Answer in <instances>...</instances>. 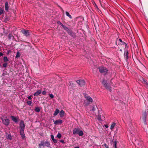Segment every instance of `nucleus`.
<instances>
[{
  "label": "nucleus",
  "instance_id": "28",
  "mask_svg": "<svg viewBox=\"0 0 148 148\" xmlns=\"http://www.w3.org/2000/svg\"><path fill=\"white\" fill-rule=\"evenodd\" d=\"M27 103L28 105L30 106L32 103V101H27Z\"/></svg>",
  "mask_w": 148,
  "mask_h": 148
},
{
  "label": "nucleus",
  "instance_id": "34",
  "mask_svg": "<svg viewBox=\"0 0 148 148\" xmlns=\"http://www.w3.org/2000/svg\"><path fill=\"white\" fill-rule=\"evenodd\" d=\"M114 148H117V142L116 141L114 142Z\"/></svg>",
  "mask_w": 148,
  "mask_h": 148
},
{
  "label": "nucleus",
  "instance_id": "42",
  "mask_svg": "<svg viewBox=\"0 0 148 148\" xmlns=\"http://www.w3.org/2000/svg\"><path fill=\"white\" fill-rule=\"evenodd\" d=\"M42 94L45 95L46 94V92L45 91H44L43 92H42Z\"/></svg>",
  "mask_w": 148,
  "mask_h": 148
},
{
  "label": "nucleus",
  "instance_id": "20",
  "mask_svg": "<svg viewBox=\"0 0 148 148\" xmlns=\"http://www.w3.org/2000/svg\"><path fill=\"white\" fill-rule=\"evenodd\" d=\"M64 114V111L63 110H61L60 112L59 115L61 117H63Z\"/></svg>",
  "mask_w": 148,
  "mask_h": 148
},
{
  "label": "nucleus",
  "instance_id": "39",
  "mask_svg": "<svg viewBox=\"0 0 148 148\" xmlns=\"http://www.w3.org/2000/svg\"><path fill=\"white\" fill-rule=\"evenodd\" d=\"M52 140L54 143H56L57 142V140L54 138Z\"/></svg>",
  "mask_w": 148,
  "mask_h": 148
},
{
  "label": "nucleus",
  "instance_id": "19",
  "mask_svg": "<svg viewBox=\"0 0 148 148\" xmlns=\"http://www.w3.org/2000/svg\"><path fill=\"white\" fill-rule=\"evenodd\" d=\"M116 125V123H112L110 127V129L111 130H113V129L114 128V127Z\"/></svg>",
  "mask_w": 148,
  "mask_h": 148
},
{
  "label": "nucleus",
  "instance_id": "47",
  "mask_svg": "<svg viewBox=\"0 0 148 148\" xmlns=\"http://www.w3.org/2000/svg\"><path fill=\"white\" fill-rule=\"evenodd\" d=\"M60 142L62 143H64V141L63 140H61L60 141Z\"/></svg>",
  "mask_w": 148,
  "mask_h": 148
},
{
  "label": "nucleus",
  "instance_id": "3",
  "mask_svg": "<svg viewBox=\"0 0 148 148\" xmlns=\"http://www.w3.org/2000/svg\"><path fill=\"white\" fill-rule=\"evenodd\" d=\"M84 95L85 98L86 99L88 102L86 105L87 106L90 103H92L93 101L92 99L87 94L85 93L84 94Z\"/></svg>",
  "mask_w": 148,
  "mask_h": 148
},
{
  "label": "nucleus",
  "instance_id": "46",
  "mask_svg": "<svg viewBox=\"0 0 148 148\" xmlns=\"http://www.w3.org/2000/svg\"><path fill=\"white\" fill-rule=\"evenodd\" d=\"M104 126L106 128H108V126L106 125H105Z\"/></svg>",
  "mask_w": 148,
  "mask_h": 148
},
{
  "label": "nucleus",
  "instance_id": "35",
  "mask_svg": "<svg viewBox=\"0 0 148 148\" xmlns=\"http://www.w3.org/2000/svg\"><path fill=\"white\" fill-rule=\"evenodd\" d=\"M57 23L58 24L61 25L62 27L64 25L61 22L59 21H58Z\"/></svg>",
  "mask_w": 148,
  "mask_h": 148
},
{
  "label": "nucleus",
  "instance_id": "25",
  "mask_svg": "<svg viewBox=\"0 0 148 148\" xmlns=\"http://www.w3.org/2000/svg\"><path fill=\"white\" fill-rule=\"evenodd\" d=\"M40 108L39 107H36L35 108V111L37 112H39L40 111Z\"/></svg>",
  "mask_w": 148,
  "mask_h": 148
},
{
  "label": "nucleus",
  "instance_id": "29",
  "mask_svg": "<svg viewBox=\"0 0 148 148\" xmlns=\"http://www.w3.org/2000/svg\"><path fill=\"white\" fill-rule=\"evenodd\" d=\"M49 95L51 99H53L54 97V95L52 94H49Z\"/></svg>",
  "mask_w": 148,
  "mask_h": 148
},
{
  "label": "nucleus",
  "instance_id": "33",
  "mask_svg": "<svg viewBox=\"0 0 148 148\" xmlns=\"http://www.w3.org/2000/svg\"><path fill=\"white\" fill-rule=\"evenodd\" d=\"M3 67L5 68L7 66V63H3Z\"/></svg>",
  "mask_w": 148,
  "mask_h": 148
},
{
  "label": "nucleus",
  "instance_id": "27",
  "mask_svg": "<svg viewBox=\"0 0 148 148\" xmlns=\"http://www.w3.org/2000/svg\"><path fill=\"white\" fill-rule=\"evenodd\" d=\"M3 60L5 62H7L9 61V60L7 57L5 56L3 57Z\"/></svg>",
  "mask_w": 148,
  "mask_h": 148
},
{
  "label": "nucleus",
  "instance_id": "12",
  "mask_svg": "<svg viewBox=\"0 0 148 148\" xmlns=\"http://www.w3.org/2000/svg\"><path fill=\"white\" fill-rule=\"evenodd\" d=\"M79 129L78 128H74L73 131V133L74 134H78V132H79Z\"/></svg>",
  "mask_w": 148,
  "mask_h": 148
},
{
  "label": "nucleus",
  "instance_id": "5",
  "mask_svg": "<svg viewBox=\"0 0 148 148\" xmlns=\"http://www.w3.org/2000/svg\"><path fill=\"white\" fill-rule=\"evenodd\" d=\"M102 83L107 89L110 92L111 91V87L107 83L106 81L103 80Z\"/></svg>",
  "mask_w": 148,
  "mask_h": 148
},
{
  "label": "nucleus",
  "instance_id": "45",
  "mask_svg": "<svg viewBox=\"0 0 148 148\" xmlns=\"http://www.w3.org/2000/svg\"><path fill=\"white\" fill-rule=\"evenodd\" d=\"M3 54L1 52H0V56H1L3 55Z\"/></svg>",
  "mask_w": 148,
  "mask_h": 148
},
{
  "label": "nucleus",
  "instance_id": "1",
  "mask_svg": "<svg viewBox=\"0 0 148 148\" xmlns=\"http://www.w3.org/2000/svg\"><path fill=\"white\" fill-rule=\"evenodd\" d=\"M25 127V125L23 121H21L19 123L20 133L23 139H24L25 137L24 132Z\"/></svg>",
  "mask_w": 148,
  "mask_h": 148
},
{
  "label": "nucleus",
  "instance_id": "43",
  "mask_svg": "<svg viewBox=\"0 0 148 148\" xmlns=\"http://www.w3.org/2000/svg\"><path fill=\"white\" fill-rule=\"evenodd\" d=\"M51 138L52 140H53L54 138V137L53 135H51Z\"/></svg>",
  "mask_w": 148,
  "mask_h": 148
},
{
  "label": "nucleus",
  "instance_id": "14",
  "mask_svg": "<svg viewBox=\"0 0 148 148\" xmlns=\"http://www.w3.org/2000/svg\"><path fill=\"white\" fill-rule=\"evenodd\" d=\"M11 117L12 120L15 122L17 123L18 121V119L17 118L13 116H11Z\"/></svg>",
  "mask_w": 148,
  "mask_h": 148
},
{
  "label": "nucleus",
  "instance_id": "15",
  "mask_svg": "<svg viewBox=\"0 0 148 148\" xmlns=\"http://www.w3.org/2000/svg\"><path fill=\"white\" fill-rule=\"evenodd\" d=\"M124 56L126 60L128 59V51H125Z\"/></svg>",
  "mask_w": 148,
  "mask_h": 148
},
{
  "label": "nucleus",
  "instance_id": "31",
  "mask_svg": "<svg viewBox=\"0 0 148 148\" xmlns=\"http://www.w3.org/2000/svg\"><path fill=\"white\" fill-rule=\"evenodd\" d=\"M12 34H10L8 35V37L9 39H11V38L12 37Z\"/></svg>",
  "mask_w": 148,
  "mask_h": 148
},
{
  "label": "nucleus",
  "instance_id": "9",
  "mask_svg": "<svg viewBox=\"0 0 148 148\" xmlns=\"http://www.w3.org/2000/svg\"><path fill=\"white\" fill-rule=\"evenodd\" d=\"M96 108H97V106H95L94 105H92L90 106L89 108V109L88 110L94 112L96 110Z\"/></svg>",
  "mask_w": 148,
  "mask_h": 148
},
{
  "label": "nucleus",
  "instance_id": "8",
  "mask_svg": "<svg viewBox=\"0 0 148 148\" xmlns=\"http://www.w3.org/2000/svg\"><path fill=\"white\" fill-rule=\"evenodd\" d=\"M147 115V114L146 112H144L143 113L142 115V116L141 117L142 119L143 120L144 124L145 125L146 124V116Z\"/></svg>",
  "mask_w": 148,
  "mask_h": 148
},
{
  "label": "nucleus",
  "instance_id": "18",
  "mask_svg": "<svg viewBox=\"0 0 148 148\" xmlns=\"http://www.w3.org/2000/svg\"><path fill=\"white\" fill-rule=\"evenodd\" d=\"M62 27L68 33L70 31V30L67 27L64 25H63Z\"/></svg>",
  "mask_w": 148,
  "mask_h": 148
},
{
  "label": "nucleus",
  "instance_id": "30",
  "mask_svg": "<svg viewBox=\"0 0 148 148\" xmlns=\"http://www.w3.org/2000/svg\"><path fill=\"white\" fill-rule=\"evenodd\" d=\"M3 12V10L2 8H0V15L2 14Z\"/></svg>",
  "mask_w": 148,
  "mask_h": 148
},
{
  "label": "nucleus",
  "instance_id": "11",
  "mask_svg": "<svg viewBox=\"0 0 148 148\" xmlns=\"http://www.w3.org/2000/svg\"><path fill=\"white\" fill-rule=\"evenodd\" d=\"M62 120L59 119L55 121L54 122V124L55 125L60 124L62 123Z\"/></svg>",
  "mask_w": 148,
  "mask_h": 148
},
{
  "label": "nucleus",
  "instance_id": "36",
  "mask_svg": "<svg viewBox=\"0 0 148 148\" xmlns=\"http://www.w3.org/2000/svg\"><path fill=\"white\" fill-rule=\"evenodd\" d=\"M122 45H125V47L127 46V44H126V43L125 42H123L122 43Z\"/></svg>",
  "mask_w": 148,
  "mask_h": 148
},
{
  "label": "nucleus",
  "instance_id": "38",
  "mask_svg": "<svg viewBox=\"0 0 148 148\" xmlns=\"http://www.w3.org/2000/svg\"><path fill=\"white\" fill-rule=\"evenodd\" d=\"M57 136L59 138H60L61 137V135L60 134H58L57 135Z\"/></svg>",
  "mask_w": 148,
  "mask_h": 148
},
{
  "label": "nucleus",
  "instance_id": "4",
  "mask_svg": "<svg viewBox=\"0 0 148 148\" xmlns=\"http://www.w3.org/2000/svg\"><path fill=\"white\" fill-rule=\"evenodd\" d=\"M1 119L3 123L5 126H8L9 124L10 121L6 117H5V119L3 118H1Z\"/></svg>",
  "mask_w": 148,
  "mask_h": 148
},
{
  "label": "nucleus",
  "instance_id": "6",
  "mask_svg": "<svg viewBox=\"0 0 148 148\" xmlns=\"http://www.w3.org/2000/svg\"><path fill=\"white\" fill-rule=\"evenodd\" d=\"M100 72L101 73H104L105 74L107 73L108 70L105 67H100L99 68Z\"/></svg>",
  "mask_w": 148,
  "mask_h": 148
},
{
  "label": "nucleus",
  "instance_id": "37",
  "mask_svg": "<svg viewBox=\"0 0 148 148\" xmlns=\"http://www.w3.org/2000/svg\"><path fill=\"white\" fill-rule=\"evenodd\" d=\"M32 95H31L29 96H28L27 97L29 99H31L32 98Z\"/></svg>",
  "mask_w": 148,
  "mask_h": 148
},
{
  "label": "nucleus",
  "instance_id": "10",
  "mask_svg": "<svg viewBox=\"0 0 148 148\" xmlns=\"http://www.w3.org/2000/svg\"><path fill=\"white\" fill-rule=\"evenodd\" d=\"M22 33L25 36H28L29 35V32L28 30H21Z\"/></svg>",
  "mask_w": 148,
  "mask_h": 148
},
{
  "label": "nucleus",
  "instance_id": "41",
  "mask_svg": "<svg viewBox=\"0 0 148 148\" xmlns=\"http://www.w3.org/2000/svg\"><path fill=\"white\" fill-rule=\"evenodd\" d=\"M104 146L106 148H109L108 146V145H107L106 144H104Z\"/></svg>",
  "mask_w": 148,
  "mask_h": 148
},
{
  "label": "nucleus",
  "instance_id": "13",
  "mask_svg": "<svg viewBox=\"0 0 148 148\" xmlns=\"http://www.w3.org/2000/svg\"><path fill=\"white\" fill-rule=\"evenodd\" d=\"M42 92V91L40 90H38L37 91L34 93V95L35 96H38V95H39Z\"/></svg>",
  "mask_w": 148,
  "mask_h": 148
},
{
  "label": "nucleus",
  "instance_id": "17",
  "mask_svg": "<svg viewBox=\"0 0 148 148\" xmlns=\"http://www.w3.org/2000/svg\"><path fill=\"white\" fill-rule=\"evenodd\" d=\"M9 6L8 3L7 2H6L5 3V10L8 11L9 8Z\"/></svg>",
  "mask_w": 148,
  "mask_h": 148
},
{
  "label": "nucleus",
  "instance_id": "24",
  "mask_svg": "<svg viewBox=\"0 0 148 148\" xmlns=\"http://www.w3.org/2000/svg\"><path fill=\"white\" fill-rule=\"evenodd\" d=\"M20 53L19 51H18L16 52V54L15 56L16 58H18L20 57Z\"/></svg>",
  "mask_w": 148,
  "mask_h": 148
},
{
  "label": "nucleus",
  "instance_id": "23",
  "mask_svg": "<svg viewBox=\"0 0 148 148\" xmlns=\"http://www.w3.org/2000/svg\"><path fill=\"white\" fill-rule=\"evenodd\" d=\"M66 15L68 16L69 17L70 19H72V17L69 14V13L68 12H66Z\"/></svg>",
  "mask_w": 148,
  "mask_h": 148
},
{
  "label": "nucleus",
  "instance_id": "26",
  "mask_svg": "<svg viewBox=\"0 0 148 148\" xmlns=\"http://www.w3.org/2000/svg\"><path fill=\"white\" fill-rule=\"evenodd\" d=\"M78 134L79 135V136H82L83 135V133L82 131L81 130L80 131H79L78 132Z\"/></svg>",
  "mask_w": 148,
  "mask_h": 148
},
{
  "label": "nucleus",
  "instance_id": "40",
  "mask_svg": "<svg viewBox=\"0 0 148 148\" xmlns=\"http://www.w3.org/2000/svg\"><path fill=\"white\" fill-rule=\"evenodd\" d=\"M111 99L112 100H114L115 99H115V98L112 95L111 96Z\"/></svg>",
  "mask_w": 148,
  "mask_h": 148
},
{
  "label": "nucleus",
  "instance_id": "49",
  "mask_svg": "<svg viewBox=\"0 0 148 148\" xmlns=\"http://www.w3.org/2000/svg\"><path fill=\"white\" fill-rule=\"evenodd\" d=\"M120 51H122V49H120Z\"/></svg>",
  "mask_w": 148,
  "mask_h": 148
},
{
  "label": "nucleus",
  "instance_id": "7",
  "mask_svg": "<svg viewBox=\"0 0 148 148\" xmlns=\"http://www.w3.org/2000/svg\"><path fill=\"white\" fill-rule=\"evenodd\" d=\"M76 82L80 86H82L85 84V82L83 80H78Z\"/></svg>",
  "mask_w": 148,
  "mask_h": 148
},
{
  "label": "nucleus",
  "instance_id": "50",
  "mask_svg": "<svg viewBox=\"0 0 148 148\" xmlns=\"http://www.w3.org/2000/svg\"><path fill=\"white\" fill-rule=\"evenodd\" d=\"M0 148H1V147H0Z\"/></svg>",
  "mask_w": 148,
  "mask_h": 148
},
{
  "label": "nucleus",
  "instance_id": "16",
  "mask_svg": "<svg viewBox=\"0 0 148 148\" xmlns=\"http://www.w3.org/2000/svg\"><path fill=\"white\" fill-rule=\"evenodd\" d=\"M68 34L69 35H70L71 36H72L73 38H74L75 37V33L73 32L71 30H70L68 33Z\"/></svg>",
  "mask_w": 148,
  "mask_h": 148
},
{
  "label": "nucleus",
  "instance_id": "2",
  "mask_svg": "<svg viewBox=\"0 0 148 148\" xmlns=\"http://www.w3.org/2000/svg\"><path fill=\"white\" fill-rule=\"evenodd\" d=\"M45 146L48 147H50L51 146L50 144L48 141L45 142L44 141H42L39 144V148H44Z\"/></svg>",
  "mask_w": 148,
  "mask_h": 148
},
{
  "label": "nucleus",
  "instance_id": "44",
  "mask_svg": "<svg viewBox=\"0 0 148 148\" xmlns=\"http://www.w3.org/2000/svg\"><path fill=\"white\" fill-rule=\"evenodd\" d=\"M119 40L120 42L121 43H122L123 42L122 41V40L120 38L119 39Z\"/></svg>",
  "mask_w": 148,
  "mask_h": 148
},
{
  "label": "nucleus",
  "instance_id": "48",
  "mask_svg": "<svg viewBox=\"0 0 148 148\" xmlns=\"http://www.w3.org/2000/svg\"><path fill=\"white\" fill-rule=\"evenodd\" d=\"M74 148H79V147H74Z\"/></svg>",
  "mask_w": 148,
  "mask_h": 148
},
{
  "label": "nucleus",
  "instance_id": "22",
  "mask_svg": "<svg viewBox=\"0 0 148 148\" xmlns=\"http://www.w3.org/2000/svg\"><path fill=\"white\" fill-rule=\"evenodd\" d=\"M6 138L9 140H11L12 139V136L10 134H8L7 136H6Z\"/></svg>",
  "mask_w": 148,
  "mask_h": 148
},
{
  "label": "nucleus",
  "instance_id": "32",
  "mask_svg": "<svg viewBox=\"0 0 148 148\" xmlns=\"http://www.w3.org/2000/svg\"><path fill=\"white\" fill-rule=\"evenodd\" d=\"M97 119L99 121H101V116L100 115H99L97 117Z\"/></svg>",
  "mask_w": 148,
  "mask_h": 148
},
{
  "label": "nucleus",
  "instance_id": "21",
  "mask_svg": "<svg viewBox=\"0 0 148 148\" xmlns=\"http://www.w3.org/2000/svg\"><path fill=\"white\" fill-rule=\"evenodd\" d=\"M60 111L58 109H56L53 115L54 116H56L59 112Z\"/></svg>",
  "mask_w": 148,
  "mask_h": 148
}]
</instances>
